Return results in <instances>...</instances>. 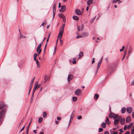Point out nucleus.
<instances>
[{
  "label": "nucleus",
  "instance_id": "obj_1",
  "mask_svg": "<svg viewBox=\"0 0 134 134\" xmlns=\"http://www.w3.org/2000/svg\"><path fill=\"white\" fill-rule=\"evenodd\" d=\"M6 111V109L5 108L2 109L1 111L0 116V125L2 123V117L5 115Z\"/></svg>",
  "mask_w": 134,
  "mask_h": 134
},
{
  "label": "nucleus",
  "instance_id": "obj_2",
  "mask_svg": "<svg viewBox=\"0 0 134 134\" xmlns=\"http://www.w3.org/2000/svg\"><path fill=\"white\" fill-rule=\"evenodd\" d=\"M63 32L64 30L60 29V32L58 35V37L59 38V40L60 41H61V38L62 37Z\"/></svg>",
  "mask_w": 134,
  "mask_h": 134
},
{
  "label": "nucleus",
  "instance_id": "obj_3",
  "mask_svg": "<svg viewBox=\"0 0 134 134\" xmlns=\"http://www.w3.org/2000/svg\"><path fill=\"white\" fill-rule=\"evenodd\" d=\"M5 108L6 109V111L7 110V107L5 106L4 104V103L1 101H0V109H2Z\"/></svg>",
  "mask_w": 134,
  "mask_h": 134
},
{
  "label": "nucleus",
  "instance_id": "obj_4",
  "mask_svg": "<svg viewBox=\"0 0 134 134\" xmlns=\"http://www.w3.org/2000/svg\"><path fill=\"white\" fill-rule=\"evenodd\" d=\"M81 93V92L80 89H77L75 92V94L77 96L80 95Z\"/></svg>",
  "mask_w": 134,
  "mask_h": 134
},
{
  "label": "nucleus",
  "instance_id": "obj_5",
  "mask_svg": "<svg viewBox=\"0 0 134 134\" xmlns=\"http://www.w3.org/2000/svg\"><path fill=\"white\" fill-rule=\"evenodd\" d=\"M73 78V76L72 74H70L68 77V80L69 82Z\"/></svg>",
  "mask_w": 134,
  "mask_h": 134
},
{
  "label": "nucleus",
  "instance_id": "obj_6",
  "mask_svg": "<svg viewBox=\"0 0 134 134\" xmlns=\"http://www.w3.org/2000/svg\"><path fill=\"white\" fill-rule=\"evenodd\" d=\"M88 34L87 32H83L81 33V37H84L88 36Z\"/></svg>",
  "mask_w": 134,
  "mask_h": 134
},
{
  "label": "nucleus",
  "instance_id": "obj_7",
  "mask_svg": "<svg viewBox=\"0 0 134 134\" xmlns=\"http://www.w3.org/2000/svg\"><path fill=\"white\" fill-rule=\"evenodd\" d=\"M75 12L76 14L78 15H80L81 14V12L79 9H76Z\"/></svg>",
  "mask_w": 134,
  "mask_h": 134
},
{
  "label": "nucleus",
  "instance_id": "obj_8",
  "mask_svg": "<svg viewBox=\"0 0 134 134\" xmlns=\"http://www.w3.org/2000/svg\"><path fill=\"white\" fill-rule=\"evenodd\" d=\"M132 111V109L131 107H129L127 108L126 111L129 114L131 113Z\"/></svg>",
  "mask_w": 134,
  "mask_h": 134
},
{
  "label": "nucleus",
  "instance_id": "obj_9",
  "mask_svg": "<svg viewBox=\"0 0 134 134\" xmlns=\"http://www.w3.org/2000/svg\"><path fill=\"white\" fill-rule=\"evenodd\" d=\"M77 28L78 30L79 31H82L83 30V25H81V26H77Z\"/></svg>",
  "mask_w": 134,
  "mask_h": 134
},
{
  "label": "nucleus",
  "instance_id": "obj_10",
  "mask_svg": "<svg viewBox=\"0 0 134 134\" xmlns=\"http://www.w3.org/2000/svg\"><path fill=\"white\" fill-rule=\"evenodd\" d=\"M131 118L130 116H128L126 119V122L127 123H130L131 121Z\"/></svg>",
  "mask_w": 134,
  "mask_h": 134
},
{
  "label": "nucleus",
  "instance_id": "obj_11",
  "mask_svg": "<svg viewBox=\"0 0 134 134\" xmlns=\"http://www.w3.org/2000/svg\"><path fill=\"white\" fill-rule=\"evenodd\" d=\"M102 62L101 60H99L98 63L97 65V72L98 69L100 68V66Z\"/></svg>",
  "mask_w": 134,
  "mask_h": 134
},
{
  "label": "nucleus",
  "instance_id": "obj_12",
  "mask_svg": "<svg viewBox=\"0 0 134 134\" xmlns=\"http://www.w3.org/2000/svg\"><path fill=\"white\" fill-rule=\"evenodd\" d=\"M105 122L107 124H108V125H109L110 124V122L109 121V118L107 117H106V120L105 121Z\"/></svg>",
  "mask_w": 134,
  "mask_h": 134
},
{
  "label": "nucleus",
  "instance_id": "obj_13",
  "mask_svg": "<svg viewBox=\"0 0 134 134\" xmlns=\"http://www.w3.org/2000/svg\"><path fill=\"white\" fill-rule=\"evenodd\" d=\"M125 119L124 118H121L120 120V122L121 124H124L125 122Z\"/></svg>",
  "mask_w": 134,
  "mask_h": 134
},
{
  "label": "nucleus",
  "instance_id": "obj_14",
  "mask_svg": "<svg viewBox=\"0 0 134 134\" xmlns=\"http://www.w3.org/2000/svg\"><path fill=\"white\" fill-rule=\"evenodd\" d=\"M119 122V121L118 120H116V119H115L114 121V125L115 126L116 124H118Z\"/></svg>",
  "mask_w": 134,
  "mask_h": 134
},
{
  "label": "nucleus",
  "instance_id": "obj_15",
  "mask_svg": "<svg viewBox=\"0 0 134 134\" xmlns=\"http://www.w3.org/2000/svg\"><path fill=\"white\" fill-rule=\"evenodd\" d=\"M93 0H88L87 2V4L89 5L90 4H92L93 3Z\"/></svg>",
  "mask_w": 134,
  "mask_h": 134
},
{
  "label": "nucleus",
  "instance_id": "obj_16",
  "mask_svg": "<svg viewBox=\"0 0 134 134\" xmlns=\"http://www.w3.org/2000/svg\"><path fill=\"white\" fill-rule=\"evenodd\" d=\"M72 18L73 19L77 20L79 19V18L77 16L75 15L73 16Z\"/></svg>",
  "mask_w": 134,
  "mask_h": 134
},
{
  "label": "nucleus",
  "instance_id": "obj_17",
  "mask_svg": "<svg viewBox=\"0 0 134 134\" xmlns=\"http://www.w3.org/2000/svg\"><path fill=\"white\" fill-rule=\"evenodd\" d=\"M126 110V109L125 107H123L121 110V113H124Z\"/></svg>",
  "mask_w": 134,
  "mask_h": 134
},
{
  "label": "nucleus",
  "instance_id": "obj_18",
  "mask_svg": "<svg viewBox=\"0 0 134 134\" xmlns=\"http://www.w3.org/2000/svg\"><path fill=\"white\" fill-rule=\"evenodd\" d=\"M101 127L103 128H105L106 127V125L105 123L104 122H102V124H101Z\"/></svg>",
  "mask_w": 134,
  "mask_h": 134
},
{
  "label": "nucleus",
  "instance_id": "obj_19",
  "mask_svg": "<svg viewBox=\"0 0 134 134\" xmlns=\"http://www.w3.org/2000/svg\"><path fill=\"white\" fill-rule=\"evenodd\" d=\"M99 97V95L97 94H95L94 96V99L95 100H97L98 99Z\"/></svg>",
  "mask_w": 134,
  "mask_h": 134
},
{
  "label": "nucleus",
  "instance_id": "obj_20",
  "mask_svg": "<svg viewBox=\"0 0 134 134\" xmlns=\"http://www.w3.org/2000/svg\"><path fill=\"white\" fill-rule=\"evenodd\" d=\"M58 15L59 17L61 18H64V17H65L64 15L62 13L59 14Z\"/></svg>",
  "mask_w": 134,
  "mask_h": 134
},
{
  "label": "nucleus",
  "instance_id": "obj_21",
  "mask_svg": "<svg viewBox=\"0 0 134 134\" xmlns=\"http://www.w3.org/2000/svg\"><path fill=\"white\" fill-rule=\"evenodd\" d=\"M83 55V52H80L79 56V58H80L81 57H82Z\"/></svg>",
  "mask_w": 134,
  "mask_h": 134
},
{
  "label": "nucleus",
  "instance_id": "obj_22",
  "mask_svg": "<svg viewBox=\"0 0 134 134\" xmlns=\"http://www.w3.org/2000/svg\"><path fill=\"white\" fill-rule=\"evenodd\" d=\"M43 120V118L42 117H40L38 119V122L41 123Z\"/></svg>",
  "mask_w": 134,
  "mask_h": 134
},
{
  "label": "nucleus",
  "instance_id": "obj_23",
  "mask_svg": "<svg viewBox=\"0 0 134 134\" xmlns=\"http://www.w3.org/2000/svg\"><path fill=\"white\" fill-rule=\"evenodd\" d=\"M65 26V24H63L62 25V26L60 27V29L64 30Z\"/></svg>",
  "mask_w": 134,
  "mask_h": 134
},
{
  "label": "nucleus",
  "instance_id": "obj_24",
  "mask_svg": "<svg viewBox=\"0 0 134 134\" xmlns=\"http://www.w3.org/2000/svg\"><path fill=\"white\" fill-rule=\"evenodd\" d=\"M47 114L45 111H44L43 113V117L45 118L46 117Z\"/></svg>",
  "mask_w": 134,
  "mask_h": 134
},
{
  "label": "nucleus",
  "instance_id": "obj_25",
  "mask_svg": "<svg viewBox=\"0 0 134 134\" xmlns=\"http://www.w3.org/2000/svg\"><path fill=\"white\" fill-rule=\"evenodd\" d=\"M49 79V77L46 75L44 77V80L45 82H46Z\"/></svg>",
  "mask_w": 134,
  "mask_h": 134
},
{
  "label": "nucleus",
  "instance_id": "obj_26",
  "mask_svg": "<svg viewBox=\"0 0 134 134\" xmlns=\"http://www.w3.org/2000/svg\"><path fill=\"white\" fill-rule=\"evenodd\" d=\"M74 115L73 114V113H72L71 115L70 118V121H71V119H72L74 118Z\"/></svg>",
  "mask_w": 134,
  "mask_h": 134
},
{
  "label": "nucleus",
  "instance_id": "obj_27",
  "mask_svg": "<svg viewBox=\"0 0 134 134\" xmlns=\"http://www.w3.org/2000/svg\"><path fill=\"white\" fill-rule=\"evenodd\" d=\"M114 114H113L111 113L109 115V117L110 118H113Z\"/></svg>",
  "mask_w": 134,
  "mask_h": 134
},
{
  "label": "nucleus",
  "instance_id": "obj_28",
  "mask_svg": "<svg viewBox=\"0 0 134 134\" xmlns=\"http://www.w3.org/2000/svg\"><path fill=\"white\" fill-rule=\"evenodd\" d=\"M133 124V122L129 124L128 127L129 128V129H130L132 126Z\"/></svg>",
  "mask_w": 134,
  "mask_h": 134
},
{
  "label": "nucleus",
  "instance_id": "obj_29",
  "mask_svg": "<svg viewBox=\"0 0 134 134\" xmlns=\"http://www.w3.org/2000/svg\"><path fill=\"white\" fill-rule=\"evenodd\" d=\"M118 116V115L117 114L114 115L113 118L114 119H116Z\"/></svg>",
  "mask_w": 134,
  "mask_h": 134
},
{
  "label": "nucleus",
  "instance_id": "obj_30",
  "mask_svg": "<svg viewBox=\"0 0 134 134\" xmlns=\"http://www.w3.org/2000/svg\"><path fill=\"white\" fill-rule=\"evenodd\" d=\"M72 99L73 101H75L77 100V98L76 97H72Z\"/></svg>",
  "mask_w": 134,
  "mask_h": 134
},
{
  "label": "nucleus",
  "instance_id": "obj_31",
  "mask_svg": "<svg viewBox=\"0 0 134 134\" xmlns=\"http://www.w3.org/2000/svg\"><path fill=\"white\" fill-rule=\"evenodd\" d=\"M76 58H74L73 59V60L72 61V63L73 64H75L76 63Z\"/></svg>",
  "mask_w": 134,
  "mask_h": 134
},
{
  "label": "nucleus",
  "instance_id": "obj_32",
  "mask_svg": "<svg viewBox=\"0 0 134 134\" xmlns=\"http://www.w3.org/2000/svg\"><path fill=\"white\" fill-rule=\"evenodd\" d=\"M56 11V9H53V18L54 16H55V12Z\"/></svg>",
  "mask_w": 134,
  "mask_h": 134
},
{
  "label": "nucleus",
  "instance_id": "obj_33",
  "mask_svg": "<svg viewBox=\"0 0 134 134\" xmlns=\"http://www.w3.org/2000/svg\"><path fill=\"white\" fill-rule=\"evenodd\" d=\"M128 126H127V125H125L124 126V130H126L127 129H129L128 127Z\"/></svg>",
  "mask_w": 134,
  "mask_h": 134
},
{
  "label": "nucleus",
  "instance_id": "obj_34",
  "mask_svg": "<svg viewBox=\"0 0 134 134\" xmlns=\"http://www.w3.org/2000/svg\"><path fill=\"white\" fill-rule=\"evenodd\" d=\"M47 24V22L46 21H44L43 22L41 25L40 26V27L42 26H43L44 24Z\"/></svg>",
  "mask_w": 134,
  "mask_h": 134
},
{
  "label": "nucleus",
  "instance_id": "obj_35",
  "mask_svg": "<svg viewBox=\"0 0 134 134\" xmlns=\"http://www.w3.org/2000/svg\"><path fill=\"white\" fill-rule=\"evenodd\" d=\"M65 11V9H60L59 12L61 13Z\"/></svg>",
  "mask_w": 134,
  "mask_h": 134
},
{
  "label": "nucleus",
  "instance_id": "obj_36",
  "mask_svg": "<svg viewBox=\"0 0 134 134\" xmlns=\"http://www.w3.org/2000/svg\"><path fill=\"white\" fill-rule=\"evenodd\" d=\"M57 4V2L54 3V4L53 5L52 8H55L56 5Z\"/></svg>",
  "mask_w": 134,
  "mask_h": 134
},
{
  "label": "nucleus",
  "instance_id": "obj_37",
  "mask_svg": "<svg viewBox=\"0 0 134 134\" xmlns=\"http://www.w3.org/2000/svg\"><path fill=\"white\" fill-rule=\"evenodd\" d=\"M95 18H96V17H94V18H93V19H92L91 20V21H90V23H92L93 22V21L94 20V19H95Z\"/></svg>",
  "mask_w": 134,
  "mask_h": 134
},
{
  "label": "nucleus",
  "instance_id": "obj_38",
  "mask_svg": "<svg viewBox=\"0 0 134 134\" xmlns=\"http://www.w3.org/2000/svg\"><path fill=\"white\" fill-rule=\"evenodd\" d=\"M126 53H127L126 51H125L124 52V56L122 59V60H123V59H124V58L125 57V56L126 55Z\"/></svg>",
  "mask_w": 134,
  "mask_h": 134
},
{
  "label": "nucleus",
  "instance_id": "obj_39",
  "mask_svg": "<svg viewBox=\"0 0 134 134\" xmlns=\"http://www.w3.org/2000/svg\"><path fill=\"white\" fill-rule=\"evenodd\" d=\"M121 118V116H118L116 119V120H118L119 121H120Z\"/></svg>",
  "mask_w": 134,
  "mask_h": 134
},
{
  "label": "nucleus",
  "instance_id": "obj_40",
  "mask_svg": "<svg viewBox=\"0 0 134 134\" xmlns=\"http://www.w3.org/2000/svg\"><path fill=\"white\" fill-rule=\"evenodd\" d=\"M32 119L31 118V119L30 122V123H29V124L28 125V128H29L30 126L31 123L32 122Z\"/></svg>",
  "mask_w": 134,
  "mask_h": 134
},
{
  "label": "nucleus",
  "instance_id": "obj_41",
  "mask_svg": "<svg viewBox=\"0 0 134 134\" xmlns=\"http://www.w3.org/2000/svg\"><path fill=\"white\" fill-rule=\"evenodd\" d=\"M20 37H21V38H25V37L23 35H22L21 34L20 32Z\"/></svg>",
  "mask_w": 134,
  "mask_h": 134
},
{
  "label": "nucleus",
  "instance_id": "obj_42",
  "mask_svg": "<svg viewBox=\"0 0 134 134\" xmlns=\"http://www.w3.org/2000/svg\"><path fill=\"white\" fill-rule=\"evenodd\" d=\"M118 132H115L114 131H113L112 132H111V134H118Z\"/></svg>",
  "mask_w": 134,
  "mask_h": 134
},
{
  "label": "nucleus",
  "instance_id": "obj_43",
  "mask_svg": "<svg viewBox=\"0 0 134 134\" xmlns=\"http://www.w3.org/2000/svg\"><path fill=\"white\" fill-rule=\"evenodd\" d=\"M103 129L102 128H99V132H101L103 131Z\"/></svg>",
  "mask_w": 134,
  "mask_h": 134
},
{
  "label": "nucleus",
  "instance_id": "obj_44",
  "mask_svg": "<svg viewBox=\"0 0 134 134\" xmlns=\"http://www.w3.org/2000/svg\"><path fill=\"white\" fill-rule=\"evenodd\" d=\"M32 87V86H30L29 94L30 93L31 91V90Z\"/></svg>",
  "mask_w": 134,
  "mask_h": 134
},
{
  "label": "nucleus",
  "instance_id": "obj_45",
  "mask_svg": "<svg viewBox=\"0 0 134 134\" xmlns=\"http://www.w3.org/2000/svg\"><path fill=\"white\" fill-rule=\"evenodd\" d=\"M42 44V42L41 43H40V44H39V45H38V46L37 47L39 48H40L41 47V46Z\"/></svg>",
  "mask_w": 134,
  "mask_h": 134
},
{
  "label": "nucleus",
  "instance_id": "obj_46",
  "mask_svg": "<svg viewBox=\"0 0 134 134\" xmlns=\"http://www.w3.org/2000/svg\"><path fill=\"white\" fill-rule=\"evenodd\" d=\"M41 51H42V49H40V50H39V51H38V52L37 54L38 56V55L39 54L41 53Z\"/></svg>",
  "mask_w": 134,
  "mask_h": 134
},
{
  "label": "nucleus",
  "instance_id": "obj_47",
  "mask_svg": "<svg viewBox=\"0 0 134 134\" xmlns=\"http://www.w3.org/2000/svg\"><path fill=\"white\" fill-rule=\"evenodd\" d=\"M131 134H134V129L132 130L131 131Z\"/></svg>",
  "mask_w": 134,
  "mask_h": 134
},
{
  "label": "nucleus",
  "instance_id": "obj_48",
  "mask_svg": "<svg viewBox=\"0 0 134 134\" xmlns=\"http://www.w3.org/2000/svg\"><path fill=\"white\" fill-rule=\"evenodd\" d=\"M37 85H35L34 87V88L35 89V91L36 89H37Z\"/></svg>",
  "mask_w": 134,
  "mask_h": 134
},
{
  "label": "nucleus",
  "instance_id": "obj_49",
  "mask_svg": "<svg viewBox=\"0 0 134 134\" xmlns=\"http://www.w3.org/2000/svg\"><path fill=\"white\" fill-rule=\"evenodd\" d=\"M40 49H42L41 48H39L38 47H37L36 49V51L37 52H38V51H39V50H40Z\"/></svg>",
  "mask_w": 134,
  "mask_h": 134
},
{
  "label": "nucleus",
  "instance_id": "obj_50",
  "mask_svg": "<svg viewBox=\"0 0 134 134\" xmlns=\"http://www.w3.org/2000/svg\"><path fill=\"white\" fill-rule=\"evenodd\" d=\"M82 118V117L80 115L77 117V119H80Z\"/></svg>",
  "mask_w": 134,
  "mask_h": 134
},
{
  "label": "nucleus",
  "instance_id": "obj_51",
  "mask_svg": "<svg viewBox=\"0 0 134 134\" xmlns=\"http://www.w3.org/2000/svg\"><path fill=\"white\" fill-rule=\"evenodd\" d=\"M66 7L65 5H64L62 6L61 7V8H66Z\"/></svg>",
  "mask_w": 134,
  "mask_h": 134
},
{
  "label": "nucleus",
  "instance_id": "obj_52",
  "mask_svg": "<svg viewBox=\"0 0 134 134\" xmlns=\"http://www.w3.org/2000/svg\"><path fill=\"white\" fill-rule=\"evenodd\" d=\"M63 21L64 23H65L66 22V18L65 17H64V18H63Z\"/></svg>",
  "mask_w": 134,
  "mask_h": 134
},
{
  "label": "nucleus",
  "instance_id": "obj_53",
  "mask_svg": "<svg viewBox=\"0 0 134 134\" xmlns=\"http://www.w3.org/2000/svg\"><path fill=\"white\" fill-rule=\"evenodd\" d=\"M37 55V54L36 53H35L34 54V57H36Z\"/></svg>",
  "mask_w": 134,
  "mask_h": 134
},
{
  "label": "nucleus",
  "instance_id": "obj_54",
  "mask_svg": "<svg viewBox=\"0 0 134 134\" xmlns=\"http://www.w3.org/2000/svg\"><path fill=\"white\" fill-rule=\"evenodd\" d=\"M118 127H119V126L117 125V127L114 128L113 129V130H116V129H118Z\"/></svg>",
  "mask_w": 134,
  "mask_h": 134
},
{
  "label": "nucleus",
  "instance_id": "obj_55",
  "mask_svg": "<svg viewBox=\"0 0 134 134\" xmlns=\"http://www.w3.org/2000/svg\"><path fill=\"white\" fill-rule=\"evenodd\" d=\"M82 37L81 36V35H78L77 36L76 38H79Z\"/></svg>",
  "mask_w": 134,
  "mask_h": 134
},
{
  "label": "nucleus",
  "instance_id": "obj_56",
  "mask_svg": "<svg viewBox=\"0 0 134 134\" xmlns=\"http://www.w3.org/2000/svg\"><path fill=\"white\" fill-rule=\"evenodd\" d=\"M131 85H134V81H133L131 83Z\"/></svg>",
  "mask_w": 134,
  "mask_h": 134
},
{
  "label": "nucleus",
  "instance_id": "obj_57",
  "mask_svg": "<svg viewBox=\"0 0 134 134\" xmlns=\"http://www.w3.org/2000/svg\"><path fill=\"white\" fill-rule=\"evenodd\" d=\"M61 119V118L60 117H57V119L58 120H60Z\"/></svg>",
  "mask_w": 134,
  "mask_h": 134
},
{
  "label": "nucleus",
  "instance_id": "obj_58",
  "mask_svg": "<svg viewBox=\"0 0 134 134\" xmlns=\"http://www.w3.org/2000/svg\"><path fill=\"white\" fill-rule=\"evenodd\" d=\"M125 134H130V132L129 131H127L125 133Z\"/></svg>",
  "mask_w": 134,
  "mask_h": 134
},
{
  "label": "nucleus",
  "instance_id": "obj_59",
  "mask_svg": "<svg viewBox=\"0 0 134 134\" xmlns=\"http://www.w3.org/2000/svg\"><path fill=\"white\" fill-rule=\"evenodd\" d=\"M118 1L116 0H113V3H115L117 2Z\"/></svg>",
  "mask_w": 134,
  "mask_h": 134
},
{
  "label": "nucleus",
  "instance_id": "obj_60",
  "mask_svg": "<svg viewBox=\"0 0 134 134\" xmlns=\"http://www.w3.org/2000/svg\"><path fill=\"white\" fill-rule=\"evenodd\" d=\"M105 60L107 63L108 62V58H107L105 59Z\"/></svg>",
  "mask_w": 134,
  "mask_h": 134
},
{
  "label": "nucleus",
  "instance_id": "obj_61",
  "mask_svg": "<svg viewBox=\"0 0 134 134\" xmlns=\"http://www.w3.org/2000/svg\"><path fill=\"white\" fill-rule=\"evenodd\" d=\"M132 116L133 118H134V111L132 113Z\"/></svg>",
  "mask_w": 134,
  "mask_h": 134
},
{
  "label": "nucleus",
  "instance_id": "obj_62",
  "mask_svg": "<svg viewBox=\"0 0 134 134\" xmlns=\"http://www.w3.org/2000/svg\"><path fill=\"white\" fill-rule=\"evenodd\" d=\"M24 127L25 126H24L21 129L19 132H20L23 130V129H24Z\"/></svg>",
  "mask_w": 134,
  "mask_h": 134
},
{
  "label": "nucleus",
  "instance_id": "obj_63",
  "mask_svg": "<svg viewBox=\"0 0 134 134\" xmlns=\"http://www.w3.org/2000/svg\"><path fill=\"white\" fill-rule=\"evenodd\" d=\"M105 134H109V132L107 131H106L104 132Z\"/></svg>",
  "mask_w": 134,
  "mask_h": 134
},
{
  "label": "nucleus",
  "instance_id": "obj_64",
  "mask_svg": "<svg viewBox=\"0 0 134 134\" xmlns=\"http://www.w3.org/2000/svg\"><path fill=\"white\" fill-rule=\"evenodd\" d=\"M39 62L38 61V60H36V63H37V65H38V64H39Z\"/></svg>",
  "mask_w": 134,
  "mask_h": 134
}]
</instances>
